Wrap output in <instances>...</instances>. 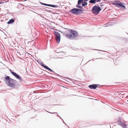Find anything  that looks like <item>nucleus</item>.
<instances>
[{"label":"nucleus","instance_id":"obj_1","mask_svg":"<svg viewBox=\"0 0 128 128\" xmlns=\"http://www.w3.org/2000/svg\"><path fill=\"white\" fill-rule=\"evenodd\" d=\"M5 81L6 84L10 87L14 88L15 86V81L11 78H10L8 76L6 77Z\"/></svg>","mask_w":128,"mask_h":128},{"label":"nucleus","instance_id":"obj_2","mask_svg":"<svg viewBox=\"0 0 128 128\" xmlns=\"http://www.w3.org/2000/svg\"><path fill=\"white\" fill-rule=\"evenodd\" d=\"M69 33L70 34H67L66 35V37L69 38H74L77 37L78 35L77 32L72 30L70 31Z\"/></svg>","mask_w":128,"mask_h":128},{"label":"nucleus","instance_id":"obj_3","mask_svg":"<svg viewBox=\"0 0 128 128\" xmlns=\"http://www.w3.org/2000/svg\"><path fill=\"white\" fill-rule=\"evenodd\" d=\"M101 10L100 8L98 6H95L93 8L92 11V13L94 14H98Z\"/></svg>","mask_w":128,"mask_h":128},{"label":"nucleus","instance_id":"obj_4","mask_svg":"<svg viewBox=\"0 0 128 128\" xmlns=\"http://www.w3.org/2000/svg\"><path fill=\"white\" fill-rule=\"evenodd\" d=\"M55 34L56 42L58 43H59L60 40V34L57 32H55Z\"/></svg>","mask_w":128,"mask_h":128},{"label":"nucleus","instance_id":"obj_5","mask_svg":"<svg viewBox=\"0 0 128 128\" xmlns=\"http://www.w3.org/2000/svg\"><path fill=\"white\" fill-rule=\"evenodd\" d=\"M115 5L116 6H119L121 8L123 9L124 10L126 9L125 7L122 3L120 2L119 3L117 4H116Z\"/></svg>","mask_w":128,"mask_h":128},{"label":"nucleus","instance_id":"obj_6","mask_svg":"<svg viewBox=\"0 0 128 128\" xmlns=\"http://www.w3.org/2000/svg\"><path fill=\"white\" fill-rule=\"evenodd\" d=\"M98 84H95L94 85H90L89 86V87L90 88L95 89L97 86Z\"/></svg>","mask_w":128,"mask_h":128},{"label":"nucleus","instance_id":"obj_7","mask_svg":"<svg viewBox=\"0 0 128 128\" xmlns=\"http://www.w3.org/2000/svg\"><path fill=\"white\" fill-rule=\"evenodd\" d=\"M42 4L45 5V6H51V7H55V6L54 5L47 4H44V3H42Z\"/></svg>","mask_w":128,"mask_h":128},{"label":"nucleus","instance_id":"obj_8","mask_svg":"<svg viewBox=\"0 0 128 128\" xmlns=\"http://www.w3.org/2000/svg\"><path fill=\"white\" fill-rule=\"evenodd\" d=\"M14 20L13 19H12L10 20L7 22L8 24H9L13 23L14 22Z\"/></svg>","mask_w":128,"mask_h":128},{"label":"nucleus","instance_id":"obj_9","mask_svg":"<svg viewBox=\"0 0 128 128\" xmlns=\"http://www.w3.org/2000/svg\"><path fill=\"white\" fill-rule=\"evenodd\" d=\"M76 8H74L72 10L71 12L73 14H76Z\"/></svg>","mask_w":128,"mask_h":128},{"label":"nucleus","instance_id":"obj_10","mask_svg":"<svg viewBox=\"0 0 128 128\" xmlns=\"http://www.w3.org/2000/svg\"><path fill=\"white\" fill-rule=\"evenodd\" d=\"M76 14H79L81 12V10L77 8H76Z\"/></svg>","mask_w":128,"mask_h":128},{"label":"nucleus","instance_id":"obj_11","mask_svg":"<svg viewBox=\"0 0 128 128\" xmlns=\"http://www.w3.org/2000/svg\"><path fill=\"white\" fill-rule=\"evenodd\" d=\"M121 125L122 127L124 128H126L127 127V126L124 123H123Z\"/></svg>","mask_w":128,"mask_h":128},{"label":"nucleus","instance_id":"obj_12","mask_svg":"<svg viewBox=\"0 0 128 128\" xmlns=\"http://www.w3.org/2000/svg\"><path fill=\"white\" fill-rule=\"evenodd\" d=\"M96 1V0H91L89 1V2L91 3H94Z\"/></svg>","mask_w":128,"mask_h":128},{"label":"nucleus","instance_id":"obj_13","mask_svg":"<svg viewBox=\"0 0 128 128\" xmlns=\"http://www.w3.org/2000/svg\"><path fill=\"white\" fill-rule=\"evenodd\" d=\"M83 0H78V4H80L83 2Z\"/></svg>","mask_w":128,"mask_h":128},{"label":"nucleus","instance_id":"obj_14","mask_svg":"<svg viewBox=\"0 0 128 128\" xmlns=\"http://www.w3.org/2000/svg\"><path fill=\"white\" fill-rule=\"evenodd\" d=\"M15 77H16L17 78H18L19 80H21V78L20 77L18 74L16 75V76H15Z\"/></svg>","mask_w":128,"mask_h":128},{"label":"nucleus","instance_id":"obj_15","mask_svg":"<svg viewBox=\"0 0 128 128\" xmlns=\"http://www.w3.org/2000/svg\"><path fill=\"white\" fill-rule=\"evenodd\" d=\"M15 77H16L17 78H18L19 80H21V78L20 77L18 74L16 75V76H15Z\"/></svg>","mask_w":128,"mask_h":128},{"label":"nucleus","instance_id":"obj_16","mask_svg":"<svg viewBox=\"0 0 128 128\" xmlns=\"http://www.w3.org/2000/svg\"><path fill=\"white\" fill-rule=\"evenodd\" d=\"M87 4V3L86 2H83L82 4V6H85Z\"/></svg>","mask_w":128,"mask_h":128},{"label":"nucleus","instance_id":"obj_17","mask_svg":"<svg viewBox=\"0 0 128 128\" xmlns=\"http://www.w3.org/2000/svg\"><path fill=\"white\" fill-rule=\"evenodd\" d=\"M45 68L47 69L50 70L51 71H52V70L50 69V68H49L47 66H45Z\"/></svg>","mask_w":128,"mask_h":128},{"label":"nucleus","instance_id":"obj_18","mask_svg":"<svg viewBox=\"0 0 128 128\" xmlns=\"http://www.w3.org/2000/svg\"><path fill=\"white\" fill-rule=\"evenodd\" d=\"M11 73L12 74L15 76H16L17 74L16 73H15L13 72H12Z\"/></svg>","mask_w":128,"mask_h":128},{"label":"nucleus","instance_id":"obj_19","mask_svg":"<svg viewBox=\"0 0 128 128\" xmlns=\"http://www.w3.org/2000/svg\"><path fill=\"white\" fill-rule=\"evenodd\" d=\"M76 7L79 8H82V6H78Z\"/></svg>","mask_w":128,"mask_h":128},{"label":"nucleus","instance_id":"obj_20","mask_svg":"<svg viewBox=\"0 0 128 128\" xmlns=\"http://www.w3.org/2000/svg\"><path fill=\"white\" fill-rule=\"evenodd\" d=\"M42 66L45 68V66H44V65H43V64H42Z\"/></svg>","mask_w":128,"mask_h":128},{"label":"nucleus","instance_id":"obj_21","mask_svg":"<svg viewBox=\"0 0 128 128\" xmlns=\"http://www.w3.org/2000/svg\"><path fill=\"white\" fill-rule=\"evenodd\" d=\"M83 0L86 2L88 0Z\"/></svg>","mask_w":128,"mask_h":128},{"label":"nucleus","instance_id":"obj_22","mask_svg":"<svg viewBox=\"0 0 128 128\" xmlns=\"http://www.w3.org/2000/svg\"><path fill=\"white\" fill-rule=\"evenodd\" d=\"M2 3L1 2H0V4H1Z\"/></svg>","mask_w":128,"mask_h":128},{"label":"nucleus","instance_id":"obj_23","mask_svg":"<svg viewBox=\"0 0 128 128\" xmlns=\"http://www.w3.org/2000/svg\"><path fill=\"white\" fill-rule=\"evenodd\" d=\"M97 2H99V1L98 0L97 1Z\"/></svg>","mask_w":128,"mask_h":128},{"label":"nucleus","instance_id":"obj_24","mask_svg":"<svg viewBox=\"0 0 128 128\" xmlns=\"http://www.w3.org/2000/svg\"><path fill=\"white\" fill-rule=\"evenodd\" d=\"M25 0V1H26V0Z\"/></svg>","mask_w":128,"mask_h":128}]
</instances>
